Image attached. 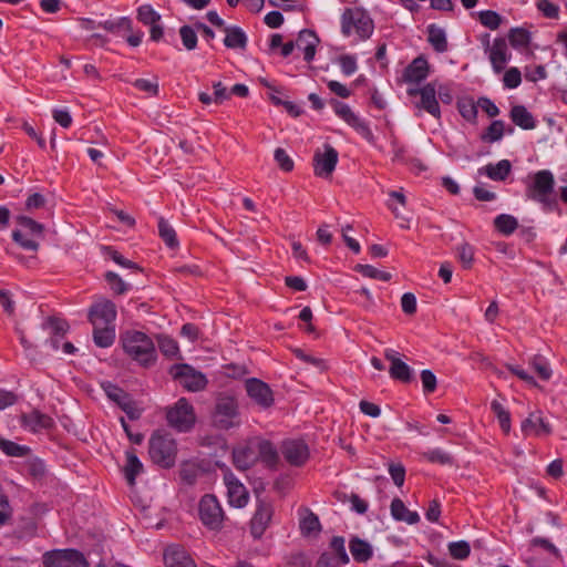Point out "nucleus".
<instances>
[{
    "instance_id": "nucleus-1",
    "label": "nucleus",
    "mask_w": 567,
    "mask_h": 567,
    "mask_svg": "<svg viewBox=\"0 0 567 567\" xmlns=\"http://www.w3.org/2000/svg\"><path fill=\"white\" fill-rule=\"evenodd\" d=\"M116 307L107 299L95 301L89 310V320L93 326V340L100 348H109L115 341Z\"/></svg>"
},
{
    "instance_id": "nucleus-2",
    "label": "nucleus",
    "mask_w": 567,
    "mask_h": 567,
    "mask_svg": "<svg viewBox=\"0 0 567 567\" xmlns=\"http://www.w3.org/2000/svg\"><path fill=\"white\" fill-rule=\"evenodd\" d=\"M121 343L124 352L137 363L147 367L156 361L155 344L144 332L125 331L121 336Z\"/></svg>"
},
{
    "instance_id": "nucleus-3",
    "label": "nucleus",
    "mask_w": 567,
    "mask_h": 567,
    "mask_svg": "<svg viewBox=\"0 0 567 567\" xmlns=\"http://www.w3.org/2000/svg\"><path fill=\"white\" fill-rule=\"evenodd\" d=\"M341 33L353 37L357 41L369 39L374 30V23L369 12L361 7L346 8L340 18Z\"/></svg>"
},
{
    "instance_id": "nucleus-4",
    "label": "nucleus",
    "mask_w": 567,
    "mask_h": 567,
    "mask_svg": "<svg viewBox=\"0 0 567 567\" xmlns=\"http://www.w3.org/2000/svg\"><path fill=\"white\" fill-rule=\"evenodd\" d=\"M554 187V174L548 169H542L532 176V182L526 187V196L546 208H551L557 204Z\"/></svg>"
},
{
    "instance_id": "nucleus-5",
    "label": "nucleus",
    "mask_w": 567,
    "mask_h": 567,
    "mask_svg": "<svg viewBox=\"0 0 567 567\" xmlns=\"http://www.w3.org/2000/svg\"><path fill=\"white\" fill-rule=\"evenodd\" d=\"M148 453L155 464L165 468L172 467L176 461V443L171 435L157 431L150 439Z\"/></svg>"
},
{
    "instance_id": "nucleus-6",
    "label": "nucleus",
    "mask_w": 567,
    "mask_h": 567,
    "mask_svg": "<svg viewBox=\"0 0 567 567\" xmlns=\"http://www.w3.org/2000/svg\"><path fill=\"white\" fill-rule=\"evenodd\" d=\"M18 227L12 233L13 240L23 249L35 251L43 238V226L32 218L20 216Z\"/></svg>"
},
{
    "instance_id": "nucleus-7",
    "label": "nucleus",
    "mask_w": 567,
    "mask_h": 567,
    "mask_svg": "<svg viewBox=\"0 0 567 567\" xmlns=\"http://www.w3.org/2000/svg\"><path fill=\"white\" fill-rule=\"evenodd\" d=\"M198 515L200 522L212 530H219L225 519V514L219 501L212 494H206L200 498Z\"/></svg>"
},
{
    "instance_id": "nucleus-8",
    "label": "nucleus",
    "mask_w": 567,
    "mask_h": 567,
    "mask_svg": "<svg viewBox=\"0 0 567 567\" xmlns=\"http://www.w3.org/2000/svg\"><path fill=\"white\" fill-rule=\"evenodd\" d=\"M166 417L168 424L179 432L189 431L196 422L194 409L184 398L168 409Z\"/></svg>"
},
{
    "instance_id": "nucleus-9",
    "label": "nucleus",
    "mask_w": 567,
    "mask_h": 567,
    "mask_svg": "<svg viewBox=\"0 0 567 567\" xmlns=\"http://www.w3.org/2000/svg\"><path fill=\"white\" fill-rule=\"evenodd\" d=\"M171 375L188 391H200L206 386V377L188 364H176L171 368Z\"/></svg>"
},
{
    "instance_id": "nucleus-10",
    "label": "nucleus",
    "mask_w": 567,
    "mask_h": 567,
    "mask_svg": "<svg viewBox=\"0 0 567 567\" xmlns=\"http://www.w3.org/2000/svg\"><path fill=\"white\" fill-rule=\"evenodd\" d=\"M213 421L216 426L224 430L238 425V406L235 399L230 396L220 398L217 401Z\"/></svg>"
},
{
    "instance_id": "nucleus-11",
    "label": "nucleus",
    "mask_w": 567,
    "mask_h": 567,
    "mask_svg": "<svg viewBox=\"0 0 567 567\" xmlns=\"http://www.w3.org/2000/svg\"><path fill=\"white\" fill-rule=\"evenodd\" d=\"M45 567H89L82 553L75 549H56L43 557Z\"/></svg>"
},
{
    "instance_id": "nucleus-12",
    "label": "nucleus",
    "mask_w": 567,
    "mask_h": 567,
    "mask_svg": "<svg viewBox=\"0 0 567 567\" xmlns=\"http://www.w3.org/2000/svg\"><path fill=\"white\" fill-rule=\"evenodd\" d=\"M339 161L338 152L329 144L318 148L313 156L315 175L321 178H329Z\"/></svg>"
},
{
    "instance_id": "nucleus-13",
    "label": "nucleus",
    "mask_w": 567,
    "mask_h": 567,
    "mask_svg": "<svg viewBox=\"0 0 567 567\" xmlns=\"http://www.w3.org/2000/svg\"><path fill=\"white\" fill-rule=\"evenodd\" d=\"M224 484L230 506L243 508L248 504L249 493L246 486L227 468L224 472Z\"/></svg>"
},
{
    "instance_id": "nucleus-14",
    "label": "nucleus",
    "mask_w": 567,
    "mask_h": 567,
    "mask_svg": "<svg viewBox=\"0 0 567 567\" xmlns=\"http://www.w3.org/2000/svg\"><path fill=\"white\" fill-rule=\"evenodd\" d=\"M436 85L437 81H432L420 89H409L408 93L410 95H420L417 107L439 118L441 116V109L436 99Z\"/></svg>"
},
{
    "instance_id": "nucleus-15",
    "label": "nucleus",
    "mask_w": 567,
    "mask_h": 567,
    "mask_svg": "<svg viewBox=\"0 0 567 567\" xmlns=\"http://www.w3.org/2000/svg\"><path fill=\"white\" fill-rule=\"evenodd\" d=\"M520 431L525 436L547 437L551 434L550 423L543 416V412L535 411L522 422Z\"/></svg>"
},
{
    "instance_id": "nucleus-16",
    "label": "nucleus",
    "mask_w": 567,
    "mask_h": 567,
    "mask_svg": "<svg viewBox=\"0 0 567 567\" xmlns=\"http://www.w3.org/2000/svg\"><path fill=\"white\" fill-rule=\"evenodd\" d=\"M384 357L390 362L389 373L394 380L409 383L412 380L413 370L402 359L398 351L385 349Z\"/></svg>"
},
{
    "instance_id": "nucleus-17",
    "label": "nucleus",
    "mask_w": 567,
    "mask_h": 567,
    "mask_svg": "<svg viewBox=\"0 0 567 567\" xmlns=\"http://www.w3.org/2000/svg\"><path fill=\"white\" fill-rule=\"evenodd\" d=\"M274 514L270 504L259 502L250 522V532L255 538H260L268 528Z\"/></svg>"
},
{
    "instance_id": "nucleus-18",
    "label": "nucleus",
    "mask_w": 567,
    "mask_h": 567,
    "mask_svg": "<svg viewBox=\"0 0 567 567\" xmlns=\"http://www.w3.org/2000/svg\"><path fill=\"white\" fill-rule=\"evenodd\" d=\"M332 107L336 115L343 120L348 125L353 127L357 132H359L365 137L371 135L368 125L351 110V107L348 104L339 101H333Z\"/></svg>"
},
{
    "instance_id": "nucleus-19",
    "label": "nucleus",
    "mask_w": 567,
    "mask_h": 567,
    "mask_svg": "<svg viewBox=\"0 0 567 567\" xmlns=\"http://www.w3.org/2000/svg\"><path fill=\"white\" fill-rule=\"evenodd\" d=\"M246 391L249 398L261 408H268L274 402V396L270 388L260 380H247Z\"/></svg>"
},
{
    "instance_id": "nucleus-20",
    "label": "nucleus",
    "mask_w": 567,
    "mask_h": 567,
    "mask_svg": "<svg viewBox=\"0 0 567 567\" xmlns=\"http://www.w3.org/2000/svg\"><path fill=\"white\" fill-rule=\"evenodd\" d=\"M320 43V39L316 34L315 31L309 29H303L299 32L296 40V48L302 52L303 60L308 63L312 62L317 48Z\"/></svg>"
},
{
    "instance_id": "nucleus-21",
    "label": "nucleus",
    "mask_w": 567,
    "mask_h": 567,
    "mask_svg": "<svg viewBox=\"0 0 567 567\" xmlns=\"http://www.w3.org/2000/svg\"><path fill=\"white\" fill-rule=\"evenodd\" d=\"M282 453L286 460L293 465L303 464L309 457L308 446L299 440L286 441L282 445Z\"/></svg>"
},
{
    "instance_id": "nucleus-22",
    "label": "nucleus",
    "mask_w": 567,
    "mask_h": 567,
    "mask_svg": "<svg viewBox=\"0 0 567 567\" xmlns=\"http://www.w3.org/2000/svg\"><path fill=\"white\" fill-rule=\"evenodd\" d=\"M21 425L30 432L38 433L51 429L53 420L51 416L34 410L21 416Z\"/></svg>"
},
{
    "instance_id": "nucleus-23",
    "label": "nucleus",
    "mask_w": 567,
    "mask_h": 567,
    "mask_svg": "<svg viewBox=\"0 0 567 567\" xmlns=\"http://www.w3.org/2000/svg\"><path fill=\"white\" fill-rule=\"evenodd\" d=\"M430 74V66L423 56L415 58L404 70L403 79L408 83H420Z\"/></svg>"
},
{
    "instance_id": "nucleus-24",
    "label": "nucleus",
    "mask_w": 567,
    "mask_h": 567,
    "mask_svg": "<svg viewBox=\"0 0 567 567\" xmlns=\"http://www.w3.org/2000/svg\"><path fill=\"white\" fill-rule=\"evenodd\" d=\"M164 563L166 567H196L186 550L178 546H169L166 548Z\"/></svg>"
},
{
    "instance_id": "nucleus-25",
    "label": "nucleus",
    "mask_w": 567,
    "mask_h": 567,
    "mask_svg": "<svg viewBox=\"0 0 567 567\" xmlns=\"http://www.w3.org/2000/svg\"><path fill=\"white\" fill-rule=\"evenodd\" d=\"M224 31V44L226 48L233 50H244L247 47L248 38L241 28L237 25H226Z\"/></svg>"
},
{
    "instance_id": "nucleus-26",
    "label": "nucleus",
    "mask_w": 567,
    "mask_h": 567,
    "mask_svg": "<svg viewBox=\"0 0 567 567\" xmlns=\"http://www.w3.org/2000/svg\"><path fill=\"white\" fill-rule=\"evenodd\" d=\"M509 117L515 125L525 131L534 130L537 124L533 114L524 105H514Z\"/></svg>"
},
{
    "instance_id": "nucleus-27",
    "label": "nucleus",
    "mask_w": 567,
    "mask_h": 567,
    "mask_svg": "<svg viewBox=\"0 0 567 567\" xmlns=\"http://www.w3.org/2000/svg\"><path fill=\"white\" fill-rule=\"evenodd\" d=\"M391 516L398 522H404L409 525L419 523L420 516L416 512L410 511L400 498L391 502Z\"/></svg>"
},
{
    "instance_id": "nucleus-28",
    "label": "nucleus",
    "mask_w": 567,
    "mask_h": 567,
    "mask_svg": "<svg viewBox=\"0 0 567 567\" xmlns=\"http://www.w3.org/2000/svg\"><path fill=\"white\" fill-rule=\"evenodd\" d=\"M349 549L353 559L358 563H367L373 556V547L367 540L353 537L349 542Z\"/></svg>"
},
{
    "instance_id": "nucleus-29",
    "label": "nucleus",
    "mask_w": 567,
    "mask_h": 567,
    "mask_svg": "<svg viewBox=\"0 0 567 567\" xmlns=\"http://www.w3.org/2000/svg\"><path fill=\"white\" fill-rule=\"evenodd\" d=\"M143 471V464L133 452H126V463L124 466V474L127 483L133 486L136 476Z\"/></svg>"
},
{
    "instance_id": "nucleus-30",
    "label": "nucleus",
    "mask_w": 567,
    "mask_h": 567,
    "mask_svg": "<svg viewBox=\"0 0 567 567\" xmlns=\"http://www.w3.org/2000/svg\"><path fill=\"white\" fill-rule=\"evenodd\" d=\"M508 41L513 48H527L532 40V34L524 28H512L508 32Z\"/></svg>"
},
{
    "instance_id": "nucleus-31",
    "label": "nucleus",
    "mask_w": 567,
    "mask_h": 567,
    "mask_svg": "<svg viewBox=\"0 0 567 567\" xmlns=\"http://www.w3.org/2000/svg\"><path fill=\"white\" fill-rule=\"evenodd\" d=\"M478 41L484 53L488 56L492 68L496 71V38H492L488 32H483L478 35Z\"/></svg>"
},
{
    "instance_id": "nucleus-32",
    "label": "nucleus",
    "mask_w": 567,
    "mask_h": 567,
    "mask_svg": "<svg viewBox=\"0 0 567 567\" xmlns=\"http://www.w3.org/2000/svg\"><path fill=\"white\" fill-rule=\"evenodd\" d=\"M99 27L112 33L132 31V20L128 17H120L100 22Z\"/></svg>"
},
{
    "instance_id": "nucleus-33",
    "label": "nucleus",
    "mask_w": 567,
    "mask_h": 567,
    "mask_svg": "<svg viewBox=\"0 0 567 567\" xmlns=\"http://www.w3.org/2000/svg\"><path fill=\"white\" fill-rule=\"evenodd\" d=\"M429 33V42L431 45L437 51V52H444L447 49V42H446V35L445 32L436 27V25H429L427 28Z\"/></svg>"
},
{
    "instance_id": "nucleus-34",
    "label": "nucleus",
    "mask_w": 567,
    "mask_h": 567,
    "mask_svg": "<svg viewBox=\"0 0 567 567\" xmlns=\"http://www.w3.org/2000/svg\"><path fill=\"white\" fill-rule=\"evenodd\" d=\"M334 63L344 76H351L358 71V59L354 54H341L336 58Z\"/></svg>"
},
{
    "instance_id": "nucleus-35",
    "label": "nucleus",
    "mask_w": 567,
    "mask_h": 567,
    "mask_svg": "<svg viewBox=\"0 0 567 567\" xmlns=\"http://www.w3.org/2000/svg\"><path fill=\"white\" fill-rule=\"evenodd\" d=\"M136 18L147 27L155 22H161V14L151 4L140 6L136 10Z\"/></svg>"
},
{
    "instance_id": "nucleus-36",
    "label": "nucleus",
    "mask_w": 567,
    "mask_h": 567,
    "mask_svg": "<svg viewBox=\"0 0 567 567\" xmlns=\"http://www.w3.org/2000/svg\"><path fill=\"white\" fill-rule=\"evenodd\" d=\"M158 234L169 248L178 246L175 229L163 218L158 220Z\"/></svg>"
},
{
    "instance_id": "nucleus-37",
    "label": "nucleus",
    "mask_w": 567,
    "mask_h": 567,
    "mask_svg": "<svg viewBox=\"0 0 567 567\" xmlns=\"http://www.w3.org/2000/svg\"><path fill=\"white\" fill-rule=\"evenodd\" d=\"M447 549L451 557L457 560H464L471 554V546L466 540L451 542Z\"/></svg>"
},
{
    "instance_id": "nucleus-38",
    "label": "nucleus",
    "mask_w": 567,
    "mask_h": 567,
    "mask_svg": "<svg viewBox=\"0 0 567 567\" xmlns=\"http://www.w3.org/2000/svg\"><path fill=\"white\" fill-rule=\"evenodd\" d=\"M457 107H458L461 115L466 121H474L478 114L477 113V104L471 97L460 99L457 102Z\"/></svg>"
},
{
    "instance_id": "nucleus-39",
    "label": "nucleus",
    "mask_w": 567,
    "mask_h": 567,
    "mask_svg": "<svg viewBox=\"0 0 567 567\" xmlns=\"http://www.w3.org/2000/svg\"><path fill=\"white\" fill-rule=\"evenodd\" d=\"M502 83L505 89L513 90L522 83V72L516 66H511L505 70L502 76Z\"/></svg>"
},
{
    "instance_id": "nucleus-40",
    "label": "nucleus",
    "mask_w": 567,
    "mask_h": 567,
    "mask_svg": "<svg viewBox=\"0 0 567 567\" xmlns=\"http://www.w3.org/2000/svg\"><path fill=\"white\" fill-rule=\"evenodd\" d=\"M0 450L8 456L14 457H22L29 453V447L4 439H0Z\"/></svg>"
},
{
    "instance_id": "nucleus-41",
    "label": "nucleus",
    "mask_w": 567,
    "mask_h": 567,
    "mask_svg": "<svg viewBox=\"0 0 567 567\" xmlns=\"http://www.w3.org/2000/svg\"><path fill=\"white\" fill-rule=\"evenodd\" d=\"M422 456L430 463H437L441 465L451 464L453 461L452 456L440 447L429 450L427 452H424Z\"/></svg>"
},
{
    "instance_id": "nucleus-42",
    "label": "nucleus",
    "mask_w": 567,
    "mask_h": 567,
    "mask_svg": "<svg viewBox=\"0 0 567 567\" xmlns=\"http://www.w3.org/2000/svg\"><path fill=\"white\" fill-rule=\"evenodd\" d=\"M519 228L518 220L508 214L498 215V233L509 236Z\"/></svg>"
},
{
    "instance_id": "nucleus-43",
    "label": "nucleus",
    "mask_w": 567,
    "mask_h": 567,
    "mask_svg": "<svg viewBox=\"0 0 567 567\" xmlns=\"http://www.w3.org/2000/svg\"><path fill=\"white\" fill-rule=\"evenodd\" d=\"M158 347L161 352L168 358H176L179 353L177 342L167 336L159 337Z\"/></svg>"
},
{
    "instance_id": "nucleus-44",
    "label": "nucleus",
    "mask_w": 567,
    "mask_h": 567,
    "mask_svg": "<svg viewBox=\"0 0 567 567\" xmlns=\"http://www.w3.org/2000/svg\"><path fill=\"white\" fill-rule=\"evenodd\" d=\"M355 269L361 275L368 278H373L382 281H389L391 279V275L389 272L379 270L370 265H358Z\"/></svg>"
},
{
    "instance_id": "nucleus-45",
    "label": "nucleus",
    "mask_w": 567,
    "mask_h": 567,
    "mask_svg": "<svg viewBox=\"0 0 567 567\" xmlns=\"http://www.w3.org/2000/svg\"><path fill=\"white\" fill-rule=\"evenodd\" d=\"M532 364L535 372L542 380L547 381L551 378V369L542 355H535Z\"/></svg>"
},
{
    "instance_id": "nucleus-46",
    "label": "nucleus",
    "mask_w": 567,
    "mask_h": 567,
    "mask_svg": "<svg viewBox=\"0 0 567 567\" xmlns=\"http://www.w3.org/2000/svg\"><path fill=\"white\" fill-rule=\"evenodd\" d=\"M319 519L312 513H306L300 519V529L302 534L310 535L319 529Z\"/></svg>"
},
{
    "instance_id": "nucleus-47",
    "label": "nucleus",
    "mask_w": 567,
    "mask_h": 567,
    "mask_svg": "<svg viewBox=\"0 0 567 567\" xmlns=\"http://www.w3.org/2000/svg\"><path fill=\"white\" fill-rule=\"evenodd\" d=\"M179 35L183 42V45L187 50H194L197 45V34L196 31L188 25H184L179 29Z\"/></svg>"
},
{
    "instance_id": "nucleus-48",
    "label": "nucleus",
    "mask_w": 567,
    "mask_h": 567,
    "mask_svg": "<svg viewBox=\"0 0 567 567\" xmlns=\"http://www.w3.org/2000/svg\"><path fill=\"white\" fill-rule=\"evenodd\" d=\"M525 79L529 82H537L547 78L546 68L542 64L535 66H525Z\"/></svg>"
},
{
    "instance_id": "nucleus-49",
    "label": "nucleus",
    "mask_w": 567,
    "mask_h": 567,
    "mask_svg": "<svg viewBox=\"0 0 567 567\" xmlns=\"http://www.w3.org/2000/svg\"><path fill=\"white\" fill-rule=\"evenodd\" d=\"M274 156H275L276 163L282 171H285V172L292 171L293 161L284 148H276Z\"/></svg>"
},
{
    "instance_id": "nucleus-50",
    "label": "nucleus",
    "mask_w": 567,
    "mask_h": 567,
    "mask_svg": "<svg viewBox=\"0 0 567 567\" xmlns=\"http://www.w3.org/2000/svg\"><path fill=\"white\" fill-rule=\"evenodd\" d=\"M344 543L346 542H344L343 537L336 536L331 539L330 547L338 555V557L342 564H348L349 556L347 554Z\"/></svg>"
},
{
    "instance_id": "nucleus-51",
    "label": "nucleus",
    "mask_w": 567,
    "mask_h": 567,
    "mask_svg": "<svg viewBox=\"0 0 567 567\" xmlns=\"http://www.w3.org/2000/svg\"><path fill=\"white\" fill-rule=\"evenodd\" d=\"M134 86L148 95H156L158 92V82L156 80L137 79Z\"/></svg>"
},
{
    "instance_id": "nucleus-52",
    "label": "nucleus",
    "mask_w": 567,
    "mask_h": 567,
    "mask_svg": "<svg viewBox=\"0 0 567 567\" xmlns=\"http://www.w3.org/2000/svg\"><path fill=\"white\" fill-rule=\"evenodd\" d=\"M233 455L235 465L241 470L247 468L252 461L250 452L246 449H237L234 451Z\"/></svg>"
},
{
    "instance_id": "nucleus-53",
    "label": "nucleus",
    "mask_w": 567,
    "mask_h": 567,
    "mask_svg": "<svg viewBox=\"0 0 567 567\" xmlns=\"http://www.w3.org/2000/svg\"><path fill=\"white\" fill-rule=\"evenodd\" d=\"M44 327L53 334H64L69 330L68 323L59 318L48 319Z\"/></svg>"
},
{
    "instance_id": "nucleus-54",
    "label": "nucleus",
    "mask_w": 567,
    "mask_h": 567,
    "mask_svg": "<svg viewBox=\"0 0 567 567\" xmlns=\"http://www.w3.org/2000/svg\"><path fill=\"white\" fill-rule=\"evenodd\" d=\"M537 8L542 13L549 19H557L559 16V8L548 0H540L537 2Z\"/></svg>"
},
{
    "instance_id": "nucleus-55",
    "label": "nucleus",
    "mask_w": 567,
    "mask_h": 567,
    "mask_svg": "<svg viewBox=\"0 0 567 567\" xmlns=\"http://www.w3.org/2000/svg\"><path fill=\"white\" fill-rule=\"evenodd\" d=\"M54 121L63 128H69L72 125V116L66 109H54L52 111Z\"/></svg>"
},
{
    "instance_id": "nucleus-56",
    "label": "nucleus",
    "mask_w": 567,
    "mask_h": 567,
    "mask_svg": "<svg viewBox=\"0 0 567 567\" xmlns=\"http://www.w3.org/2000/svg\"><path fill=\"white\" fill-rule=\"evenodd\" d=\"M421 381H422V386H423L424 393H432L435 391L437 381H436V377L434 375V373L432 371L423 370L421 372Z\"/></svg>"
},
{
    "instance_id": "nucleus-57",
    "label": "nucleus",
    "mask_w": 567,
    "mask_h": 567,
    "mask_svg": "<svg viewBox=\"0 0 567 567\" xmlns=\"http://www.w3.org/2000/svg\"><path fill=\"white\" fill-rule=\"evenodd\" d=\"M105 279L114 292L124 293L127 290L126 284L115 272H107Z\"/></svg>"
},
{
    "instance_id": "nucleus-58",
    "label": "nucleus",
    "mask_w": 567,
    "mask_h": 567,
    "mask_svg": "<svg viewBox=\"0 0 567 567\" xmlns=\"http://www.w3.org/2000/svg\"><path fill=\"white\" fill-rule=\"evenodd\" d=\"M389 474L398 487L403 486L405 480V468L402 464H390Z\"/></svg>"
},
{
    "instance_id": "nucleus-59",
    "label": "nucleus",
    "mask_w": 567,
    "mask_h": 567,
    "mask_svg": "<svg viewBox=\"0 0 567 567\" xmlns=\"http://www.w3.org/2000/svg\"><path fill=\"white\" fill-rule=\"evenodd\" d=\"M329 90L342 99H348L351 95V90L339 81L330 80L327 83Z\"/></svg>"
},
{
    "instance_id": "nucleus-60",
    "label": "nucleus",
    "mask_w": 567,
    "mask_h": 567,
    "mask_svg": "<svg viewBox=\"0 0 567 567\" xmlns=\"http://www.w3.org/2000/svg\"><path fill=\"white\" fill-rule=\"evenodd\" d=\"M473 192L475 198L478 200L488 202L494 198V193L491 189L486 188L481 181H477V184L474 187Z\"/></svg>"
},
{
    "instance_id": "nucleus-61",
    "label": "nucleus",
    "mask_w": 567,
    "mask_h": 567,
    "mask_svg": "<svg viewBox=\"0 0 567 567\" xmlns=\"http://www.w3.org/2000/svg\"><path fill=\"white\" fill-rule=\"evenodd\" d=\"M45 204V198L40 193H33L29 195V197L25 200V208L28 210H34L43 207Z\"/></svg>"
},
{
    "instance_id": "nucleus-62",
    "label": "nucleus",
    "mask_w": 567,
    "mask_h": 567,
    "mask_svg": "<svg viewBox=\"0 0 567 567\" xmlns=\"http://www.w3.org/2000/svg\"><path fill=\"white\" fill-rule=\"evenodd\" d=\"M401 307L405 313H414L416 310V299L413 293L406 292L401 298Z\"/></svg>"
},
{
    "instance_id": "nucleus-63",
    "label": "nucleus",
    "mask_w": 567,
    "mask_h": 567,
    "mask_svg": "<svg viewBox=\"0 0 567 567\" xmlns=\"http://www.w3.org/2000/svg\"><path fill=\"white\" fill-rule=\"evenodd\" d=\"M436 95L445 104H450L453 101V93L450 85L441 83L439 81L436 85Z\"/></svg>"
},
{
    "instance_id": "nucleus-64",
    "label": "nucleus",
    "mask_w": 567,
    "mask_h": 567,
    "mask_svg": "<svg viewBox=\"0 0 567 567\" xmlns=\"http://www.w3.org/2000/svg\"><path fill=\"white\" fill-rule=\"evenodd\" d=\"M477 104V113H485L487 116H494L496 114L495 104L485 97H481L476 101Z\"/></svg>"
}]
</instances>
